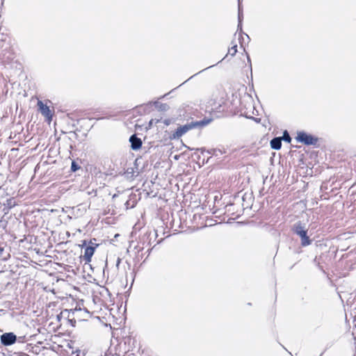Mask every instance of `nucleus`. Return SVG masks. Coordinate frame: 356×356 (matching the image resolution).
I'll return each instance as SVG.
<instances>
[{"label": "nucleus", "mask_w": 356, "mask_h": 356, "mask_svg": "<svg viewBox=\"0 0 356 356\" xmlns=\"http://www.w3.org/2000/svg\"><path fill=\"white\" fill-rule=\"evenodd\" d=\"M211 119H204L200 121H192L188 122L184 125L179 126L176 131L172 134V139H179L185 134H186L188 131L195 129V128H202L211 122Z\"/></svg>", "instance_id": "nucleus-1"}, {"label": "nucleus", "mask_w": 356, "mask_h": 356, "mask_svg": "<svg viewBox=\"0 0 356 356\" xmlns=\"http://www.w3.org/2000/svg\"><path fill=\"white\" fill-rule=\"evenodd\" d=\"M292 230L296 234L300 237L301 245L302 246H307L311 244L312 241L307 236V229L306 228L305 224L298 221L293 225Z\"/></svg>", "instance_id": "nucleus-2"}, {"label": "nucleus", "mask_w": 356, "mask_h": 356, "mask_svg": "<svg viewBox=\"0 0 356 356\" xmlns=\"http://www.w3.org/2000/svg\"><path fill=\"white\" fill-rule=\"evenodd\" d=\"M296 139L298 142L306 145H315L318 140V138L304 131L298 132Z\"/></svg>", "instance_id": "nucleus-3"}, {"label": "nucleus", "mask_w": 356, "mask_h": 356, "mask_svg": "<svg viewBox=\"0 0 356 356\" xmlns=\"http://www.w3.org/2000/svg\"><path fill=\"white\" fill-rule=\"evenodd\" d=\"M38 110L41 114L44 116L49 122L52 120V112L49 109V107L44 104L42 101L38 102Z\"/></svg>", "instance_id": "nucleus-4"}, {"label": "nucleus", "mask_w": 356, "mask_h": 356, "mask_svg": "<svg viewBox=\"0 0 356 356\" xmlns=\"http://www.w3.org/2000/svg\"><path fill=\"white\" fill-rule=\"evenodd\" d=\"M16 340V335L12 332L4 333L1 336V342L4 346L13 345Z\"/></svg>", "instance_id": "nucleus-5"}, {"label": "nucleus", "mask_w": 356, "mask_h": 356, "mask_svg": "<svg viewBox=\"0 0 356 356\" xmlns=\"http://www.w3.org/2000/svg\"><path fill=\"white\" fill-rule=\"evenodd\" d=\"M95 248L92 246H87L84 249V254L82 256L83 260L85 263H89L91 261V258L95 252Z\"/></svg>", "instance_id": "nucleus-6"}, {"label": "nucleus", "mask_w": 356, "mask_h": 356, "mask_svg": "<svg viewBox=\"0 0 356 356\" xmlns=\"http://www.w3.org/2000/svg\"><path fill=\"white\" fill-rule=\"evenodd\" d=\"M129 142L131 143V149L134 150L140 149L142 146L141 139L138 138L135 134L131 136L129 138Z\"/></svg>", "instance_id": "nucleus-7"}, {"label": "nucleus", "mask_w": 356, "mask_h": 356, "mask_svg": "<svg viewBox=\"0 0 356 356\" xmlns=\"http://www.w3.org/2000/svg\"><path fill=\"white\" fill-rule=\"evenodd\" d=\"M270 147L273 149L278 150L282 147V138L280 137H275L270 140Z\"/></svg>", "instance_id": "nucleus-8"}, {"label": "nucleus", "mask_w": 356, "mask_h": 356, "mask_svg": "<svg viewBox=\"0 0 356 356\" xmlns=\"http://www.w3.org/2000/svg\"><path fill=\"white\" fill-rule=\"evenodd\" d=\"M154 105L156 108L161 111H165L169 108V106L167 104H163L159 102H155Z\"/></svg>", "instance_id": "nucleus-9"}, {"label": "nucleus", "mask_w": 356, "mask_h": 356, "mask_svg": "<svg viewBox=\"0 0 356 356\" xmlns=\"http://www.w3.org/2000/svg\"><path fill=\"white\" fill-rule=\"evenodd\" d=\"M237 52V44H234L231 48L228 49V54H230L232 56H234Z\"/></svg>", "instance_id": "nucleus-10"}, {"label": "nucleus", "mask_w": 356, "mask_h": 356, "mask_svg": "<svg viewBox=\"0 0 356 356\" xmlns=\"http://www.w3.org/2000/svg\"><path fill=\"white\" fill-rule=\"evenodd\" d=\"M282 140L287 142V143H290L291 140V136H289V133L287 132V131H284V133H283V136L281 138Z\"/></svg>", "instance_id": "nucleus-11"}, {"label": "nucleus", "mask_w": 356, "mask_h": 356, "mask_svg": "<svg viewBox=\"0 0 356 356\" xmlns=\"http://www.w3.org/2000/svg\"><path fill=\"white\" fill-rule=\"evenodd\" d=\"M242 17H243V13H242V10L241 8V0H238V22H239L238 26L241 25Z\"/></svg>", "instance_id": "nucleus-12"}, {"label": "nucleus", "mask_w": 356, "mask_h": 356, "mask_svg": "<svg viewBox=\"0 0 356 356\" xmlns=\"http://www.w3.org/2000/svg\"><path fill=\"white\" fill-rule=\"evenodd\" d=\"M3 251H4L3 248L0 247V257H2L3 260H6L7 259V257H4L3 255Z\"/></svg>", "instance_id": "nucleus-13"}, {"label": "nucleus", "mask_w": 356, "mask_h": 356, "mask_svg": "<svg viewBox=\"0 0 356 356\" xmlns=\"http://www.w3.org/2000/svg\"><path fill=\"white\" fill-rule=\"evenodd\" d=\"M71 168L73 172H75L78 169V167L74 162L72 163Z\"/></svg>", "instance_id": "nucleus-14"}, {"label": "nucleus", "mask_w": 356, "mask_h": 356, "mask_svg": "<svg viewBox=\"0 0 356 356\" xmlns=\"http://www.w3.org/2000/svg\"><path fill=\"white\" fill-rule=\"evenodd\" d=\"M197 150H198V151H201L202 152H203V151H204V149H203L202 148H201V149H197Z\"/></svg>", "instance_id": "nucleus-15"}, {"label": "nucleus", "mask_w": 356, "mask_h": 356, "mask_svg": "<svg viewBox=\"0 0 356 356\" xmlns=\"http://www.w3.org/2000/svg\"><path fill=\"white\" fill-rule=\"evenodd\" d=\"M120 262V259H118V263H117V265H118Z\"/></svg>", "instance_id": "nucleus-16"}]
</instances>
